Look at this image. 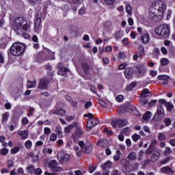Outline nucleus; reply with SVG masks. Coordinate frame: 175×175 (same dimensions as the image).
<instances>
[{"label":"nucleus","mask_w":175,"mask_h":175,"mask_svg":"<svg viewBox=\"0 0 175 175\" xmlns=\"http://www.w3.org/2000/svg\"><path fill=\"white\" fill-rule=\"evenodd\" d=\"M166 10V5L162 0H156L149 8L148 18L152 23H159Z\"/></svg>","instance_id":"1"},{"label":"nucleus","mask_w":175,"mask_h":175,"mask_svg":"<svg viewBox=\"0 0 175 175\" xmlns=\"http://www.w3.org/2000/svg\"><path fill=\"white\" fill-rule=\"evenodd\" d=\"M10 53L14 57H20L25 51V45L21 42H14L10 47Z\"/></svg>","instance_id":"2"},{"label":"nucleus","mask_w":175,"mask_h":175,"mask_svg":"<svg viewBox=\"0 0 175 175\" xmlns=\"http://www.w3.org/2000/svg\"><path fill=\"white\" fill-rule=\"evenodd\" d=\"M155 33L158 36L167 39L170 36V27L168 25H161L156 28Z\"/></svg>","instance_id":"3"},{"label":"nucleus","mask_w":175,"mask_h":175,"mask_svg":"<svg viewBox=\"0 0 175 175\" xmlns=\"http://www.w3.org/2000/svg\"><path fill=\"white\" fill-rule=\"evenodd\" d=\"M79 146L81 148V150L76 152L77 157H80L81 155V152H83L84 154H91V152H92L94 147L90 143L85 145L84 142L79 141Z\"/></svg>","instance_id":"4"},{"label":"nucleus","mask_w":175,"mask_h":175,"mask_svg":"<svg viewBox=\"0 0 175 175\" xmlns=\"http://www.w3.org/2000/svg\"><path fill=\"white\" fill-rule=\"evenodd\" d=\"M14 29H20L23 28L24 31H28L29 29V24L27 23L24 18L21 17L16 18L14 23Z\"/></svg>","instance_id":"5"},{"label":"nucleus","mask_w":175,"mask_h":175,"mask_svg":"<svg viewBox=\"0 0 175 175\" xmlns=\"http://www.w3.org/2000/svg\"><path fill=\"white\" fill-rule=\"evenodd\" d=\"M161 150L159 148H154L152 149L150 152V161L151 162H157V161H159V158L161 157Z\"/></svg>","instance_id":"6"},{"label":"nucleus","mask_w":175,"mask_h":175,"mask_svg":"<svg viewBox=\"0 0 175 175\" xmlns=\"http://www.w3.org/2000/svg\"><path fill=\"white\" fill-rule=\"evenodd\" d=\"M42 58L44 59V61H49V59H55V57H54V53L46 48L43 50Z\"/></svg>","instance_id":"7"},{"label":"nucleus","mask_w":175,"mask_h":175,"mask_svg":"<svg viewBox=\"0 0 175 175\" xmlns=\"http://www.w3.org/2000/svg\"><path fill=\"white\" fill-rule=\"evenodd\" d=\"M57 159L61 163L68 162L70 159V156L64 151H61L57 154Z\"/></svg>","instance_id":"8"},{"label":"nucleus","mask_w":175,"mask_h":175,"mask_svg":"<svg viewBox=\"0 0 175 175\" xmlns=\"http://www.w3.org/2000/svg\"><path fill=\"white\" fill-rule=\"evenodd\" d=\"M163 117H165V109L161 104H158L157 111L153 116V120H157V118H163Z\"/></svg>","instance_id":"9"},{"label":"nucleus","mask_w":175,"mask_h":175,"mask_svg":"<svg viewBox=\"0 0 175 175\" xmlns=\"http://www.w3.org/2000/svg\"><path fill=\"white\" fill-rule=\"evenodd\" d=\"M98 124H99L98 120H96L94 118H88L86 124L87 131H91V129H92V128H94L95 125H98Z\"/></svg>","instance_id":"10"},{"label":"nucleus","mask_w":175,"mask_h":175,"mask_svg":"<svg viewBox=\"0 0 175 175\" xmlns=\"http://www.w3.org/2000/svg\"><path fill=\"white\" fill-rule=\"evenodd\" d=\"M50 81L49 79H42L38 86V90H47Z\"/></svg>","instance_id":"11"},{"label":"nucleus","mask_w":175,"mask_h":175,"mask_svg":"<svg viewBox=\"0 0 175 175\" xmlns=\"http://www.w3.org/2000/svg\"><path fill=\"white\" fill-rule=\"evenodd\" d=\"M157 143V141L156 139H152L150 144L149 145V147L147 148V150L145 152V154L146 155H151V151L152 150H154V148H157L155 147L156 144Z\"/></svg>","instance_id":"12"},{"label":"nucleus","mask_w":175,"mask_h":175,"mask_svg":"<svg viewBox=\"0 0 175 175\" xmlns=\"http://www.w3.org/2000/svg\"><path fill=\"white\" fill-rule=\"evenodd\" d=\"M161 172L163 174H167V175H173L174 174V171L170 168V167H163L161 169Z\"/></svg>","instance_id":"13"},{"label":"nucleus","mask_w":175,"mask_h":175,"mask_svg":"<svg viewBox=\"0 0 175 175\" xmlns=\"http://www.w3.org/2000/svg\"><path fill=\"white\" fill-rule=\"evenodd\" d=\"M133 68H127L124 70V76L126 77V79H132V77L133 76Z\"/></svg>","instance_id":"14"},{"label":"nucleus","mask_w":175,"mask_h":175,"mask_svg":"<svg viewBox=\"0 0 175 175\" xmlns=\"http://www.w3.org/2000/svg\"><path fill=\"white\" fill-rule=\"evenodd\" d=\"M57 68L59 69L58 75H60V76H64L66 72H69L68 68L62 67V64L61 63L57 66Z\"/></svg>","instance_id":"15"},{"label":"nucleus","mask_w":175,"mask_h":175,"mask_svg":"<svg viewBox=\"0 0 175 175\" xmlns=\"http://www.w3.org/2000/svg\"><path fill=\"white\" fill-rule=\"evenodd\" d=\"M116 123L119 128H122L123 126H125V125H126V124H128V120H122V119H118V120H116Z\"/></svg>","instance_id":"16"},{"label":"nucleus","mask_w":175,"mask_h":175,"mask_svg":"<svg viewBox=\"0 0 175 175\" xmlns=\"http://www.w3.org/2000/svg\"><path fill=\"white\" fill-rule=\"evenodd\" d=\"M55 132L57 137H59V139H62V137H63L64 134L62 133V128L61 127V126H57L55 128Z\"/></svg>","instance_id":"17"},{"label":"nucleus","mask_w":175,"mask_h":175,"mask_svg":"<svg viewBox=\"0 0 175 175\" xmlns=\"http://www.w3.org/2000/svg\"><path fill=\"white\" fill-rule=\"evenodd\" d=\"M111 166H113L111 161H107L101 165V169H103V170H106V169H111Z\"/></svg>","instance_id":"18"},{"label":"nucleus","mask_w":175,"mask_h":175,"mask_svg":"<svg viewBox=\"0 0 175 175\" xmlns=\"http://www.w3.org/2000/svg\"><path fill=\"white\" fill-rule=\"evenodd\" d=\"M148 96H151V92H150V90L145 88L141 92V97L147 98Z\"/></svg>","instance_id":"19"},{"label":"nucleus","mask_w":175,"mask_h":175,"mask_svg":"<svg viewBox=\"0 0 175 175\" xmlns=\"http://www.w3.org/2000/svg\"><path fill=\"white\" fill-rule=\"evenodd\" d=\"M141 40L142 43H144V44H147V43L150 42V34L148 33H146V34H144L142 37Z\"/></svg>","instance_id":"20"},{"label":"nucleus","mask_w":175,"mask_h":175,"mask_svg":"<svg viewBox=\"0 0 175 175\" xmlns=\"http://www.w3.org/2000/svg\"><path fill=\"white\" fill-rule=\"evenodd\" d=\"M83 129L77 127L76 128V131L74 134L75 137H81L83 135Z\"/></svg>","instance_id":"21"},{"label":"nucleus","mask_w":175,"mask_h":175,"mask_svg":"<svg viewBox=\"0 0 175 175\" xmlns=\"http://www.w3.org/2000/svg\"><path fill=\"white\" fill-rule=\"evenodd\" d=\"M18 136H22V139L25 140V139H28V131L26 130L21 131L18 132Z\"/></svg>","instance_id":"22"},{"label":"nucleus","mask_w":175,"mask_h":175,"mask_svg":"<svg viewBox=\"0 0 175 175\" xmlns=\"http://www.w3.org/2000/svg\"><path fill=\"white\" fill-rule=\"evenodd\" d=\"M53 114H57V116H65L66 114V111H65L64 109H56L53 111Z\"/></svg>","instance_id":"23"},{"label":"nucleus","mask_w":175,"mask_h":175,"mask_svg":"<svg viewBox=\"0 0 175 175\" xmlns=\"http://www.w3.org/2000/svg\"><path fill=\"white\" fill-rule=\"evenodd\" d=\"M56 166H58V161L56 160H51L49 162V167L51 168V170Z\"/></svg>","instance_id":"24"},{"label":"nucleus","mask_w":175,"mask_h":175,"mask_svg":"<svg viewBox=\"0 0 175 175\" xmlns=\"http://www.w3.org/2000/svg\"><path fill=\"white\" fill-rule=\"evenodd\" d=\"M26 87L27 88H35V87H36V81H28L27 82Z\"/></svg>","instance_id":"25"},{"label":"nucleus","mask_w":175,"mask_h":175,"mask_svg":"<svg viewBox=\"0 0 175 175\" xmlns=\"http://www.w3.org/2000/svg\"><path fill=\"white\" fill-rule=\"evenodd\" d=\"M46 70H48V76H53L54 75V71L53 70V66L51 65H46L45 66Z\"/></svg>","instance_id":"26"},{"label":"nucleus","mask_w":175,"mask_h":175,"mask_svg":"<svg viewBox=\"0 0 175 175\" xmlns=\"http://www.w3.org/2000/svg\"><path fill=\"white\" fill-rule=\"evenodd\" d=\"M137 85V83L131 82L126 88V91H132L135 87Z\"/></svg>","instance_id":"27"},{"label":"nucleus","mask_w":175,"mask_h":175,"mask_svg":"<svg viewBox=\"0 0 175 175\" xmlns=\"http://www.w3.org/2000/svg\"><path fill=\"white\" fill-rule=\"evenodd\" d=\"M81 68L83 69L84 72H87L90 69V66L87 62H81Z\"/></svg>","instance_id":"28"},{"label":"nucleus","mask_w":175,"mask_h":175,"mask_svg":"<svg viewBox=\"0 0 175 175\" xmlns=\"http://www.w3.org/2000/svg\"><path fill=\"white\" fill-rule=\"evenodd\" d=\"M165 107L167 111H172L174 109V105H173V103L168 102V103H167V105H165Z\"/></svg>","instance_id":"29"},{"label":"nucleus","mask_w":175,"mask_h":175,"mask_svg":"<svg viewBox=\"0 0 175 175\" xmlns=\"http://www.w3.org/2000/svg\"><path fill=\"white\" fill-rule=\"evenodd\" d=\"M75 125L73 124L68 125L67 126L65 127L64 132H66V133H70V131H72V129H73Z\"/></svg>","instance_id":"30"},{"label":"nucleus","mask_w":175,"mask_h":175,"mask_svg":"<svg viewBox=\"0 0 175 175\" xmlns=\"http://www.w3.org/2000/svg\"><path fill=\"white\" fill-rule=\"evenodd\" d=\"M121 133L123 135H125L126 136H128L129 133H131V129L129 127H126L121 131Z\"/></svg>","instance_id":"31"},{"label":"nucleus","mask_w":175,"mask_h":175,"mask_svg":"<svg viewBox=\"0 0 175 175\" xmlns=\"http://www.w3.org/2000/svg\"><path fill=\"white\" fill-rule=\"evenodd\" d=\"M41 23H42V21L36 19V21H34V29L36 31H38V29H39Z\"/></svg>","instance_id":"32"},{"label":"nucleus","mask_w":175,"mask_h":175,"mask_svg":"<svg viewBox=\"0 0 175 175\" xmlns=\"http://www.w3.org/2000/svg\"><path fill=\"white\" fill-rule=\"evenodd\" d=\"M62 171H64V168L58 165H56L55 167L52 168L51 170V172L53 173H55L56 172H62Z\"/></svg>","instance_id":"33"},{"label":"nucleus","mask_w":175,"mask_h":175,"mask_svg":"<svg viewBox=\"0 0 175 175\" xmlns=\"http://www.w3.org/2000/svg\"><path fill=\"white\" fill-rule=\"evenodd\" d=\"M161 66H166V65H169V59L166 58H162L160 61Z\"/></svg>","instance_id":"34"},{"label":"nucleus","mask_w":175,"mask_h":175,"mask_svg":"<svg viewBox=\"0 0 175 175\" xmlns=\"http://www.w3.org/2000/svg\"><path fill=\"white\" fill-rule=\"evenodd\" d=\"M152 54H153L154 58H158V57H159V54H160L159 49L154 48L152 51Z\"/></svg>","instance_id":"35"},{"label":"nucleus","mask_w":175,"mask_h":175,"mask_svg":"<svg viewBox=\"0 0 175 175\" xmlns=\"http://www.w3.org/2000/svg\"><path fill=\"white\" fill-rule=\"evenodd\" d=\"M128 159H130L131 161H133L134 159H136V153L135 152H131L127 157Z\"/></svg>","instance_id":"36"},{"label":"nucleus","mask_w":175,"mask_h":175,"mask_svg":"<svg viewBox=\"0 0 175 175\" xmlns=\"http://www.w3.org/2000/svg\"><path fill=\"white\" fill-rule=\"evenodd\" d=\"M151 118V112L147 111L144 116H143V120L145 121H147L148 120H150Z\"/></svg>","instance_id":"37"},{"label":"nucleus","mask_w":175,"mask_h":175,"mask_svg":"<svg viewBox=\"0 0 175 175\" xmlns=\"http://www.w3.org/2000/svg\"><path fill=\"white\" fill-rule=\"evenodd\" d=\"M158 139H159V140H160V142L166 140V135H165V134H163V133H158Z\"/></svg>","instance_id":"38"},{"label":"nucleus","mask_w":175,"mask_h":175,"mask_svg":"<svg viewBox=\"0 0 175 175\" xmlns=\"http://www.w3.org/2000/svg\"><path fill=\"white\" fill-rule=\"evenodd\" d=\"M114 38L116 40H118V39H121L122 38V34L121 33V31H118L114 34Z\"/></svg>","instance_id":"39"},{"label":"nucleus","mask_w":175,"mask_h":175,"mask_svg":"<svg viewBox=\"0 0 175 175\" xmlns=\"http://www.w3.org/2000/svg\"><path fill=\"white\" fill-rule=\"evenodd\" d=\"M126 57V55L124 53V52H119L118 55V59H119V61H121V59H125Z\"/></svg>","instance_id":"40"},{"label":"nucleus","mask_w":175,"mask_h":175,"mask_svg":"<svg viewBox=\"0 0 175 175\" xmlns=\"http://www.w3.org/2000/svg\"><path fill=\"white\" fill-rule=\"evenodd\" d=\"M144 98L145 97L139 98V102H140L141 105H142L143 106H144V105H147V103H148V100H147Z\"/></svg>","instance_id":"41"},{"label":"nucleus","mask_w":175,"mask_h":175,"mask_svg":"<svg viewBox=\"0 0 175 175\" xmlns=\"http://www.w3.org/2000/svg\"><path fill=\"white\" fill-rule=\"evenodd\" d=\"M171 153H172V149L170 148V147L169 146L165 147L164 150V155H170Z\"/></svg>","instance_id":"42"},{"label":"nucleus","mask_w":175,"mask_h":175,"mask_svg":"<svg viewBox=\"0 0 175 175\" xmlns=\"http://www.w3.org/2000/svg\"><path fill=\"white\" fill-rule=\"evenodd\" d=\"M132 139L133 142H137V140H140V139H142V136L135 133L132 135Z\"/></svg>","instance_id":"43"},{"label":"nucleus","mask_w":175,"mask_h":175,"mask_svg":"<svg viewBox=\"0 0 175 175\" xmlns=\"http://www.w3.org/2000/svg\"><path fill=\"white\" fill-rule=\"evenodd\" d=\"M164 123L165 124V126H170V125L172 124V119L169 118H166L164 120Z\"/></svg>","instance_id":"44"},{"label":"nucleus","mask_w":175,"mask_h":175,"mask_svg":"<svg viewBox=\"0 0 175 175\" xmlns=\"http://www.w3.org/2000/svg\"><path fill=\"white\" fill-rule=\"evenodd\" d=\"M158 80L163 81L164 80L169 79V76L167 75H159L157 77Z\"/></svg>","instance_id":"45"},{"label":"nucleus","mask_w":175,"mask_h":175,"mask_svg":"<svg viewBox=\"0 0 175 175\" xmlns=\"http://www.w3.org/2000/svg\"><path fill=\"white\" fill-rule=\"evenodd\" d=\"M140 57H142V52L138 51L133 56V58L135 59V61H137V58H140Z\"/></svg>","instance_id":"46"},{"label":"nucleus","mask_w":175,"mask_h":175,"mask_svg":"<svg viewBox=\"0 0 175 175\" xmlns=\"http://www.w3.org/2000/svg\"><path fill=\"white\" fill-rule=\"evenodd\" d=\"M170 161V157H166L165 159H163V160H161L160 161V163L161 165H166V163H167V162H169Z\"/></svg>","instance_id":"47"},{"label":"nucleus","mask_w":175,"mask_h":175,"mask_svg":"<svg viewBox=\"0 0 175 175\" xmlns=\"http://www.w3.org/2000/svg\"><path fill=\"white\" fill-rule=\"evenodd\" d=\"M3 122H5L9 119V112H7L2 116Z\"/></svg>","instance_id":"48"},{"label":"nucleus","mask_w":175,"mask_h":175,"mask_svg":"<svg viewBox=\"0 0 175 175\" xmlns=\"http://www.w3.org/2000/svg\"><path fill=\"white\" fill-rule=\"evenodd\" d=\"M35 111V109L32 107H29V113H27L28 117H32L33 112Z\"/></svg>","instance_id":"49"},{"label":"nucleus","mask_w":175,"mask_h":175,"mask_svg":"<svg viewBox=\"0 0 175 175\" xmlns=\"http://www.w3.org/2000/svg\"><path fill=\"white\" fill-rule=\"evenodd\" d=\"M25 146L26 147V148L29 149L32 147V142H31V140H27L25 144Z\"/></svg>","instance_id":"50"},{"label":"nucleus","mask_w":175,"mask_h":175,"mask_svg":"<svg viewBox=\"0 0 175 175\" xmlns=\"http://www.w3.org/2000/svg\"><path fill=\"white\" fill-rule=\"evenodd\" d=\"M159 103L162 106V105H164V106H166L169 102L166 101L165 99L161 98L159 100Z\"/></svg>","instance_id":"51"},{"label":"nucleus","mask_w":175,"mask_h":175,"mask_svg":"<svg viewBox=\"0 0 175 175\" xmlns=\"http://www.w3.org/2000/svg\"><path fill=\"white\" fill-rule=\"evenodd\" d=\"M18 151H20V148H18V146H16L11 150V154H17Z\"/></svg>","instance_id":"52"},{"label":"nucleus","mask_w":175,"mask_h":175,"mask_svg":"<svg viewBox=\"0 0 175 175\" xmlns=\"http://www.w3.org/2000/svg\"><path fill=\"white\" fill-rule=\"evenodd\" d=\"M40 21H42V11H38L37 12V15H36V19Z\"/></svg>","instance_id":"53"},{"label":"nucleus","mask_w":175,"mask_h":175,"mask_svg":"<svg viewBox=\"0 0 175 175\" xmlns=\"http://www.w3.org/2000/svg\"><path fill=\"white\" fill-rule=\"evenodd\" d=\"M126 12L128 14H132V7L131 5H126Z\"/></svg>","instance_id":"54"},{"label":"nucleus","mask_w":175,"mask_h":175,"mask_svg":"<svg viewBox=\"0 0 175 175\" xmlns=\"http://www.w3.org/2000/svg\"><path fill=\"white\" fill-rule=\"evenodd\" d=\"M131 113L133 114V116H139V110H137V109L134 107L131 111Z\"/></svg>","instance_id":"55"},{"label":"nucleus","mask_w":175,"mask_h":175,"mask_svg":"<svg viewBox=\"0 0 175 175\" xmlns=\"http://www.w3.org/2000/svg\"><path fill=\"white\" fill-rule=\"evenodd\" d=\"M49 139H50L51 142H55V140H57V135L55 133H53L50 136Z\"/></svg>","instance_id":"56"},{"label":"nucleus","mask_w":175,"mask_h":175,"mask_svg":"<svg viewBox=\"0 0 175 175\" xmlns=\"http://www.w3.org/2000/svg\"><path fill=\"white\" fill-rule=\"evenodd\" d=\"M27 170H28L29 173H32L33 170H35V167H33V165H29L27 167Z\"/></svg>","instance_id":"57"},{"label":"nucleus","mask_w":175,"mask_h":175,"mask_svg":"<svg viewBox=\"0 0 175 175\" xmlns=\"http://www.w3.org/2000/svg\"><path fill=\"white\" fill-rule=\"evenodd\" d=\"M91 106H92V103L91 101H88L85 103V109H88Z\"/></svg>","instance_id":"58"},{"label":"nucleus","mask_w":175,"mask_h":175,"mask_svg":"<svg viewBox=\"0 0 175 175\" xmlns=\"http://www.w3.org/2000/svg\"><path fill=\"white\" fill-rule=\"evenodd\" d=\"M138 72L140 75H144L147 72V70L146 68H139Z\"/></svg>","instance_id":"59"},{"label":"nucleus","mask_w":175,"mask_h":175,"mask_svg":"<svg viewBox=\"0 0 175 175\" xmlns=\"http://www.w3.org/2000/svg\"><path fill=\"white\" fill-rule=\"evenodd\" d=\"M148 105L149 107H153V106H155V105H157V100H152Z\"/></svg>","instance_id":"60"},{"label":"nucleus","mask_w":175,"mask_h":175,"mask_svg":"<svg viewBox=\"0 0 175 175\" xmlns=\"http://www.w3.org/2000/svg\"><path fill=\"white\" fill-rule=\"evenodd\" d=\"M157 73L158 72H157V70H150V76H152V77H155V76H157Z\"/></svg>","instance_id":"61"},{"label":"nucleus","mask_w":175,"mask_h":175,"mask_svg":"<svg viewBox=\"0 0 175 175\" xmlns=\"http://www.w3.org/2000/svg\"><path fill=\"white\" fill-rule=\"evenodd\" d=\"M117 102H122L124 100V96L123 95H119L116 97Z\"/></svg>","instance_id":"62"},{"label":"nucleus","mask_w":175,"mask_h":175,"mask_svg":"<svg viewBox=\"0 0 175 175\" xmlns=\"http://www.w3.org/2000/svg\"><path fill=\"white\" fill-rule=\"evenodd\" d=\"M98 102L100 106H102L103 107H107V104H106V103H105V101H103V100H98Z\"/></svg>","instance_id":"63"},{"label":"nucleus","mask_w":175,"mask_h":175,"mask_svg":"<svg viewBox=\"0 0 175 175\" xmlns=\"http://www.w3.org/2000/svg\"><path fill=\"white\" fill-rule=\"evenodd\" d=\"M111 175H121V174H120V171L117 170H113L112 171Z\"/></svg>","instance_id":"64"}]
</instances>
